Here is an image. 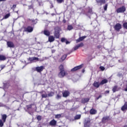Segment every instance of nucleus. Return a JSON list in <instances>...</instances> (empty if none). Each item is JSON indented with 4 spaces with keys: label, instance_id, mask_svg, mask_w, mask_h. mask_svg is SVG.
I'll list each match as a JSON object with an SVG mask.
<instances>
[{
    "label": "nucleus",
    "instance_id": "obj_1",
    "mask_svg": "<svg viewBox=\"0 0 127 127\" xmlns=\"http://www.w3.org/2000/svg\"><path fill=\"white\" fill-rule=\"evenodd\" d=\"M60 28L59 27H57L55 28V31L54 33V36L56 38H59L60 36Z\"/></svg>",
    "mask_w": 127,
    "mask_h": 127
},
{
    "label": "nucleus",
    "instance_id": "obj_2",
    "mask_svg": "<svg viewBox=\"0 0 127 127\" xmlns=\"http://www.w3.org/2000/svg\"><path fill=\"white\" fill-rule=\"evenodd\" d=\"M117 13H122L123 12H125L126 11V7L123 6L121 7L118 8L116 10Z\"/></svg>",
    "mask_w": 127,
    "mask_h": 127
},
{
    "label": "nucleus",
    "instance_id": "obj_3",
    "mask_svg": "<svg viewBox=\"0 0 127 127\" xmlns=\"http://www.w3.org/2000/svg\"><path fill=\"white\" fill-rule=\"evenodd\" d=\"M83 67L82 64L75 66L71 69V72H76V71H78V70H80Z\"/></svg>",
    "mask_w": 127,
    "mask_h": 127
},
{
    "label": "nucleus",
    "instance_id": "obj_4",
    "mask_svg": "<svg viewBox=\"0 0 127 127\" xmlns=\"http://www.w3.org/2000/svg\"><path fill=\"white\" fill-rule=\"evenodd\" d=\"M114 29L116 31H119L120 30L122 29V24L120 23H117L114 26Z\"/></svg>",
    "mask_w": 127,
    "mask_h": 127
},
{
    "label": "nucleus",
    "instance_id": "obj_5",
    "mask_svg": "<svg viewBox=\"0 0 127 127\" xmlns=\"http://www.w3.org/2000/svg\"><path fill=\"white\" fill-rule=\"evenodd\" d=\"M65 75L66 72H65V70H61L59 73V77H60V78H63Z\"/></svg>",
    "mask_w": 127,
    "mask_h": 127
},
{
    "label": "nucleus",
    "instance_id": "obj_6",
    "mask_svg": "<svg viewBox=\"0 0 127 127\" xmlns=\"http://www.w3.org/2000/svg\"><path fill=\"white\" fill-rule=\"evenodd\" d=\"M43 69H44V66H41L36 67L35 70L37 71V72L40 73V72H42V71H43Z\"/></svg>",
    "mask_w": 127,
    "mask_h": 127
},
{
    "label": "nucleus",
    "instance_id": "obj_7",
    "mask_svg": "<svg viewBox=\"0 0 127 127\" xmlns=\"http://www.w3.org/2000/svg\"><path fill=\"white\" fill-rule=\"evenodd\" d=\"M7 45L8 47H9L10 48H14V44L12 42L8 41L7 42Z\"/></svg>",
    "mask_w": 127,
    "mask_h": 127
},
{
    "label": "nucleus",
    "instance_id": "obj_8",
    "mask_svg": "<svg viewBox=\"0 0 127 127\" xmlns=\"http://www.w3.org/2000/svg\"><path fill=\"white\" fill-rule=\"evenodd\" d=\"M109 120H110V117H104L102 118V122L103 124H106V123H107V122H108Z\"/></svg>",
    "mask_w": 127,
    "mask_h": 127
},
{
    "label": "nucleus",
    "instance_id": "obj_9",
    "mask_svg": "<svg viewBox=\"0 0 127 127\" xmlns=\"http://www.w3.org/2000/svg\"><path fill=\"white\" fill-rule=\"evenodd\" d=\"M57 124V121L54 119L50 122V126H51L52 127H55Z\"/></svg>",
    "mask_w": 127,
    "mask_h": 127
},
{
    "label": "nucleus",
    "instance_id": "obj_10",
    "mask_svg": "<svg viewBox=\"0 0 127 127\" xmlns=\"http://www.w3.org/2000/svg\"><path fill=\"white\" fill-rule=\"evenodd\" d=\"M25 31L26 32H32V31H33V28H32V27L28 26L25 28Z\"/></svg>",
    "mask_w": 127,
    "mask_h": 127
},
{
    "label": "nucleus",
    "instance_id": "obj_11",
    "mask_svg": "<svg viewBox=\"0 0 127 127\" xmlns=\"http://www.w3.org/2000/svg\"><path fill=\"white\" fill-rule=\"evenodd\" d=\"M87 37V36H84L82 37H80L78 39H77L76 40V43H78L79 42H81V41H83V40H84L85 39V38H86Z\"/></svg>",
    "mask_w": 127,
    "mask_h": 127
},
{
    "label": "nucleus",
    "instance_id": "obj_12",
    "mask_svg": "<svg viewBox=\"0 0 127 127\" xmlns=\"http://www.w3.org/2000/svg\"><path fill=\"white\" fill-rule=\"evenodd\" d=\"M90 101V98H82L81 100V103H82V104H85L86 103H88Z\"/></svg>",
    "mask_w": 127,
    "mask_h": 127
},
{
    "label": "nucleus",
    "instance_id": "obj_13",
    "mask_svg": "<svg viewBox=\"0 0 127 127\" xmlns=\"http://www.w3.org/2000/svg\"><path fill=\"white\" fill-rule=\"evenodd\" d=\"M97 2L100 5H102V4H105L106 3V0H97Z\"/></svg>",
    "mask_w": 127,
    "mask_h": 127
},
{
    "label": "nucleus",
    "instance_id": "obj_14",
    "mask_svg": "<svg viewBox=\"0 0 127 127\" xmlns=\"http://www.w3.org/2000/svg\"><path fill=\"white\" fill-rule=\"evenodd\" d=\"M100 85H101V83L97 81H95L93 84V86L95 87V88H99Z\"/></svg>",
    "mask_w": 127,
    "mask_h": 127
},
{
    "label": "nucleus",
    "instance_id": "obj_15",
    "mask_svg": "<svg viewBox=\"0 0 127 127\" xmlns=\"http://www.w3.org/2000/svg\"><path fill=\"white\" fill-rule=\"evenodd\" d=\"M69 94H70V93L69 92V91H65L63 93V96L64 98H66V97H68V96H69Z\"/></svg>",
    "mask_w": 127,
    "mask_h": 127
},
{
    "label": "nucleus",
    "instance_id": "obj_16",
    "mask_svg": "<svg viewBox=\"0 0 127 127\" xmlns=\"http://www.w3.org/2000/svg\"><path fill=\"white\" fill-rule=\"evenodd\" d=\"M28 60H29V61L32 62V61H38L39 59L38 58H36V57H32V58H29Z\"/></svg>",
    "mask_w": 127,
    "mask_h": 127
},
{
    "label": "nucleus",
    "instance_id": "obj_17",
    "mask_svg": "<svg viewBox=\"0 0 127 127\" xmlns=\"http://www.w3.org/2000/svg\"><path fill=\"white\" fill-rule=\"evenodd\" d=\"M122 111H127V102H125L124 105H123L121 108Z\"/></svg>",
    "mask_w": 127,
    "mask_h": 127
},
{
    "label": "nucleus",
    "instance_id": "obj_18",
    "mask_svg": "<svg viewBox=\"0 0 127 127\" xmlns=\"http://www.w3.org/2000/svg\"><path fill=\"white\" fill-rule=\"evenodd\" d=\"M44 34L46 36H49L50 35V32L48 30H44Z\"/></svg>",
    "mask_w": 127,
    "mask_h": 127
},
{
    "label": "nucleus",
    "instance_id": "obj_19",
    "mask_svg": "<svg viewBox=\"0 0 127 127\" xmlns=\"http://www.w3.org/2000/svg\"><path fill=\"white\" fill-rule=\"evenodd\" d=\"M90 115H96L97 114V110L92 109L90 111Z\"/></svg>",
    "mask_w": 127,
    "mask_h": 127
},
{
    "label": "nucleus",
    "instance_id": "obj_20",
    "mask_svg": "<svg viewBox=\"0 0 127 127\" xmlns=\"http://www.w3.org/2000/svg\"><path fill=\"white\" fill-rule=\"evenodd\" d=\"M119 90H120V88L118 87V86H115L114 87H113L112 91L113 93H115V92H118Z\"/></svg>",
    "mask_w": 127,
    "mask_h": 127
},
{
    "label": "nucleus",
    "instance_id": "obj_21",
    "mask_svg": "<svg viewBox=\"0 0 127 127\" xmlns=\"http://www.w3.org/2000/svg\"><path fill=\"white\" fill-rule=\"evenodd\" d=\"M55 40V38L53 36H50L49 37V42H53Z\"/></svg>",
    "mask_w": 127,
    "mask_h": 127
},
{
    "label": "nucleus",
    "instance_id": "obj_22",
    "mask_svg": "<svg viewBox=\"0 0 127 127\" xmlns=\"http://www.w3.org/2000/svg\"><path fill=\"white\" fill-rule=\"evenodd\" d=\"M108 82V79H103L100 82V85H104L105 84H107Z\"/></svg>",
    "mask_w": 127,
    "mask_h": 127
},
{
    "label": "nucleus",
    "instance_id": "obj_23",
    "mask_svg": "<svg viewBox=\"0 0 127 127\" xmlns=\"http://www.w3.org/2000/svg\"><path fill=\"white\" fill-rule=\"evenodd\" d=\"M6 59V58L5 56L2 55H0V61H4Z\"/></svg>",
    "mask_w": 127,
    "mask_h": 127
},
{
    "label": "nucleus",
    "instance_id": "obj_24",
    "mask_svg": "<svg viewBox=\"0 0 127 127\" xmlns=\"http://www.w3.org/2000/svg\"><path fill=\"white\" fill-rule=\"evenodd\" d=\"M42 98H47L48 96L47 95V94L45 93V92H42Z\"/></svg>",
    "mask_w": 127,
    "mask_h": 127
},
{
    "label": "nucleus",
    "instance_id": "obj_25",
    "mask_svg": "<svg viewBox=\"0 0 127 127\" xmlns=\"http://www.w3.org/2000/svg\"><path fill=\"white\" fill-rule=\"evenodd\" d=\"M2 120L3 123H5V120H6V115H2Z\"/></svg>",
    "mask_w": 127,
    "mask_h": 127
},
{
    "label": "nucleus",
    "instance_id": "obj_26",
    "mask_svg": "<svg viewBox=\"0 0 127 127\" xmlns=\"http://www.w3.org/2000/svg\"><path fill=\"white\" fill-rule=\"evenodd\" d=\"M79 119H81V115H77L75 116L74 120H79Z\"/></svg>",
    "mask_w": 127,
    "mask_h": 127
},
{
    "label": "nucleus",
    "instance_id": "obj_27",
    "mask_svg": "<svg viewBox=\"0 0 127 127\" xmlns=\"http://www.w3.org/2000/svg\"><path fill=\"white\" fill-rule=\"evenodd\" d=\"M59 69L60 70V71H64V66H63V65L61 64L60 67H59Z\"/></svg>",
    "mask_w": 127,
    "mask_h": 127
},
{
    "label": "nucleus",
    "instance_id": "obj_28",
    "mask_svg": "<svg viewBox=\"0 0 127 127\" xmlns=\"http://www.w3.org/2000/svg\"><path fill=\"white\" fill-rule=\"evenodd\" d=\"M66 58H67V55H64V56H62L61 59L63 61H64V60H65Z\"/></svg>",
    "mask_w": 127,
    "mask_h": 127
},
{
    "label": "nucleus",
    "instance_id": "obj_29",
    "mask_svg": "<svg viewBox=\"0 0 127 127\" xmlns=\"http://www.w3.org/2000/svg\"><path fill=\"white\" fill-rule=\"evenodd\" d=\"M32 106H33L32 104H31V105H27L26 108H27V110L28 111H29V109H31L32 108Z\"/></svg>",
    "mask_w": 127,
    "mask_h": 127
},
{
    "label": "nucleus",
    "instance_id": "obj_30",
    "mask_svg": "<svg viewBox=\"0 0 127 127\" xmlns=\"http://www.w3.org/2000/svg\"><path fill=\"white\" fill-rule=\"evenodd\" d=\"M67 29L68 30H72V29H73V26L71 25H68L67 26Z\"/></svg>",
    "mask_w": 127,
    "mask_h": 127
},
{
    "label": "nucleus",
    "instance_id": "obj_31",
    "mask_svg": "<svg viewBox=\"0 0 127 127\" xmlns=\"http://www.w3.org/2000/svg\"><path fill=\"white\" fill-rule=\"evenodd\" d=\"M53 96H54V93L52 92L48 94V97H53Z\"/></svg>",
    "mask_w": 127,
    "mask_h": 127
},
{
    "label": "nucleus",
    "instance_id": "obj_32",
    "mask_svg": "<svg viewBox=\"0 0 127 127\" xmlns=\"http://www.w3.org/2000/svg\"><path fill=\"white\" fill-rule=\"evenodd\" d=\"M90 119L88 118L85 120L84 122V124H90Z\"/></svg>",
    "mask_w": 127,
    "mask_h": 127
},
{
    "label": "nucleus",
    "instance_id": "obj_33",
    "mask_svg": "<svg viewBox=\"0 0 127 127\" xmlns=\"http://www.w3.org/2000/svg\"><path fill=\"white\" fill-rule=\"evenodd\" d=\"M79 49V46L77 45L73 49H72V51H75Z\"/></svg>",
    "mask_w": 127,
    "mask_h": 127
},
{
    "label": "nucleus",
    "instance_id": "obj_34",
    "mask_svg": "<svg viewBox=\"0 0 127 127\" xmlns=\"http://www.w3.org/2000/svg\"><path fill=\"white\" fill-rule=\"evenodd\" d=\"M123 27L126 29H127V22H125L123 23Z\"/></svg>",
    "mask_w": 127,
    "mask_h": 127
},
{
    "label": "nucleus",
    "instance_id": "obj_35",
    "mask_svg": "<svg viewBox=\"0 0 127 127\" xmlns=\"http://www.w3.org/2000/svg\"><path fill=\"white\" fill-rule=\"evenodd\" d=\"M9 16H10V14H7L4 16V18L6 19V18H8Z\"/></svg>",
    "mask_w": 127,
    "mask_h": 127
},
{
    "label": "nucleus",
    "instance_id": "obj_36",
    "mask_svg": "<svg viewBox=\"0 0 127 127\" xmlns=\"http://www.w3.org/2000/svg\"><path fill=\"white\" fill-rule=\"evenodd\" d=\"M60 118H61V115L60 114H58L55 116L56 119H60Z\"/></svg>",
    "mask_w": 127,
    "mask_h": 127
},
{
    "label": "nucleus",
    "instance_id": "obj_37",
    "mask_svg": "<svg viewBox=\"0 0 127 127\" xmlns=\"http://www.w3.org/2000/svg\"><path fill=\"white\" fill-rule=\"evenodd\" d=\"M3 123L1 120H0V127H3Z\"/></svg>",
    "mask_w": 127,
    "mask_h": 127
},
{
    "label": "nucleus",
    "instance_id": "obj_38",
    "mask_svg": "<svg viewBox=\"0 0 127 127\" xmlns=\"http://www.w3.org/2000/svg\"><path fill=\"white\" fill-rule=\"evenodd\" d=\"M90 124L84 123V127H90Z\"/></svg>",
    "mask_w": 127,
    "mask_h": 127
},
{
    "label": "nucleus",
    "instance_id": "obj_39",
    "mask_svg": "<svg viewBox=\"0 0 127 127\" xmlns=\"http://www.w3.org/2000/svg\"><path fill=\"white\" fill-rule=\"evenodd\" d=\"M56 98L57 100H59V99H61V95L58 94Z\"/></svg>",
    "mask_w": 127,
    "mask_h": 127
},
{
    "label": "nucleus",
    "instance_id": "obj_40",
    "mask_svg": "<svg viewBox=\"0 0 127 127\" xmlns=\"http://www.w3.org/2000/svg\"><path fill=\"white\" fill-rule=\"evenodd\" d=\"M57 1L59 3H62V2H64V0H57Z\"/></svg>",
    "mask_w": 127,
    "mask_h": 127
},
{
    "label": "nucleus",
    "instance_id": "obj_41",
    "mask_svg": "<svg viewBox=\"0 0 127 127\" xmlns=\"http://www.w3.org/2000/svg\"><path fill=\"white\" fill-rule=\"evenodd\" d=\"M0 68H1V70H2V69H4V68H5V65L2 64L0 65Z\"/></svg>",
    "mask_w": 127,
    "mask_h": 127
},
{
    "label": "nucleus",
    "instance_id": "obj_42",
    "mask_svg": "<svg viewBox=\"0 0 127 127\" xmlns=\"http://www.w3.org/2000/svg\"><path fill=\"white\" fill-rule=\"evenodd\" d=\"M42 117L41 116H38L37 117V119L38 121H41Z\"/></svg>",
    "mask_w": 127,
    "mask_h": 127
},
{
    "label": "nucleus",
    "instance_id": "obj_43",
    "mask_svg": "<svg viewBox=\"0 0 127 127\" xmlns=\"http://www.w3.org/2000/svg\"><path fill=\"white\" fill-rule=\"evenodd\" d=\"M77 45L79 47H83L84 46V44H83V43H81Z\"/></svg>",
    "mask_w": 127,
    "mask_h": 127
},
{
    "label": "nucleus",
    "instance_id": "obj_44",
    "mask_svg": "<svg viewBox=\"0 0 127 127\" xmlns=\"http://www.w3.org/2000/svg\"><path fill=\"white\" fill-rule=\"evenodd\" d=\"M108 8V4H106L104 6V10H107V9Z\"/></svg>",
    "mask_w": 127,
    "mask_h": 127
},
{
    "label": "nucleus",
    "instance_id": "obj_45",
    "mask_svg": "<svg viewBox=\"0 0 127 127\" xmlns=\"http://www.w3.org/2000/svg\"><path fill=\"white\" fill-rule=\"evenodd\" d=\"M61 41H62V42H65V41H66V39H65L64 38H62Z\"/></svg>",
    "mask_w": 127,
    "mask_h": 127
},
{
    "label": "nucleus",
    "instance_id": "obj_46",
    "mask_svg": "<svg viewBox=\"0 0 127 127\" xmlns=\"http://www.w3.org/2000/svg\"><path fill=\"white\" fill-rule=\"evenodd\" d=\"M101 98H102L101 95H99V97H96V100H98L99 99H101Z\"/></svg>",
    "mask_w": 127,
    "mask_h": 127
},
{
    "label": "nucleus",
    "instance_id": "obj_47",
    "mask_svg": "<svg viewBox=\"0 0 127 127\" xmlns=\"http://www.w3.org/2000/svg\"><path fill=\"white\" fill-rule=\"evenodd\" d=\"M100 69L102 71H104L105 70V67L104 66H100Z\"/></svg>",
    "mask_w": 127,
    "mask_h": 127
},
{
    "label": "nucleus",
    "instance_id": "obj_48",
    "mask_svg": "<svg viewBox=\"0 0 127 127\" xmlns=\"http://www.w3.org/2000/svg\"><path fill=\"white\" fill-rule=\"evenodd\" d=\"M32 22H33V23H34V24H36V23H37V20H32Z\"/></svg>",
    "mask_w": 127,
    "mask_h": 127
},
{
    "label": "nucleus",
    "instance_id": "obj_49",
    "mask_svg": "<svg viewBox=\"0 0 127 127\" xmlns=\"http://www.w3.org/2000/svg\"><path fill=\"white\" fill-rule=\"evenodd\" d=\"M110 93V91L109 90H107L105 92L104 94H109Z\"/></svg>",
    "mask_w": 127,
    "mask_h": 127
},
{
    "label": "nucleus",
    "instance_id": "obj_50",
    "mask_svg": "<svg viewBox=\"0 0 127 127\" xmlns=\"http://www.w3.org/2000/svg\"><path fill=\"white\" fill-rule=\"evenodd\" d=\"M15 7H16V5L13 4L12 7L11 8V9H12V8H15Z\"/></svg>",
    "mask_w": 127,
    "mask_h": 127
},
{
    "label": "nucleus",
    "instance_id": "obj_51",
    "mask_svg": "<svg viewBox=\"0 0 127 127\" xmlns=\"http://www.w3.org/2000/svg\"><path fill=\"white\" fill-rule=\"evenodd\" d=\"M3 88L4 89H5V88H7V87H6V84H3Z\"/></svg>",
    "mask_w": 127,
    "mask_h": 127
},
{
    "label": "nucleus",
    "instance_id": "obj_52",
    "mask_svg": "<svg viewBox=\"0 0 127 127\" xmlns=\"http://www.w3.org/2000/svg\"><path fill=\"white\" fill-rule=\"evenodd\" d=\"M65 43H66V44H70V42H69V41L66 40V41H65Z\"/></svg>",
    "mask_w": 127,
    "mask_h": 127
},
{
    "label": "nucleus",
    "instance_id": "obj_53",
    "mask_svg": "<svg viewBox=\"0 0 127 127\" xmlns=\"http://www.w3.org/2000/svg\"><path fill=\"white\" fill-rule=\"evenodd\" d=\"M72 52H73L72 50H71V52H69L68 53H67V54L66 55H69V54H71V53H72Z\"/></svg>",
    "mask_w": 127,
    "mask_h": 127
},
{
    "label": "nucleus",
    "instance_id": "obj_54",
    "mask_svg": "<svg viewBox=\"0 0 127 127\" xmlns=\"http://www.w3.org/2000/svg\"><path fill=\"white\" fill-rule=\"evenodd\" d=\"M31 8H32V5L29 6V9H31Z\"/></svg>",
    "mask_w": 127,
    "mask_h": 127
},
{
    "label": "nucleus",
    "instance_id": "obj_55",
    "mask_svg": "<svg viewBox=\"0 0 127 127\" xmlns=\"http://www.w3.org/2000/svg\"><path fill=\"white\" fill-rule=\"evenodd\" d=\"M125 92H127V84L126 85V88L125 89Z\"/></svg>",
    "mask_w": 127,
    "mask_h": 127
},
{
    "label": "nucleus",
    "instance_id": "obj_56",
    "mask_svg": "<svg viewBox=\"0 0 127 127\" xmlns=\"http://www.w3.org/2000/svg\"><path fill=\"white\" fill-rule=\"evenodd\" d=\"M53 6H54L53 4H51V5L50 6V8H53Z\"/></svg>",
    "mask_w": 127,
    "mask_h": 127
},
{
    "label": "nucleus",
    "instance_id": "obj_57",
    "mask_svg": "<svg viewBox=\"0 0 127 127\" xmlns=\"http://www.w3.org/2000/svg\"><path fill=\"white\" fill-rule=\"evenodd\" d=\"M0 107H3V104L0 103Z\"/></svg>",
    "mask_w": 127,
    "mask_h": 127
},
{
    "label": "nucleus",
    "instance_id": "obj_58",
    "mask_svg": "<svg viewBox=\"0 0 127 127\" xmlns=\"http://www.w3.org/2000/svg\"><path fill=\"white\" fill-rule=\"evenodd\" d=\"M6 0H0V1H5Z\"/></svg>",
    "mask_w": 127,
    "mask_h": 127
},
{
    "label": "nucleus",
    "instance_id": "obj_59",
    "mask_svg": "<svg viewBox=\"0 0 127 127\" xmlns=\"http://www.w3.org/2000/svg\"><path fill=\"white\" fill-rule=\"evenodd\" d=\"M28 113L30 114V115H32L33 114V113H31L30 112H28Z\"/></svg>",
    "mask_w": 127,
    "mask_h": 127
},
{
    "label": "nucleus",
    "instance_id": "obj_60",
    "mask_svg": "<svg viewBox=\"0 0 127 127\" xmlns=\"http://www.w3.org/2000/svg\"><path fill=\"white\" fill-rule=\"evenodd\" d=\"M54 52H55V50H52V53H54Z\"/></svg>",
    "mask_w": 127,
    "mask_h": 127
},
{
    "label": "nucleus",
    "instance_id": "obj_61",
    "mask_svg": "<svg viewBox=\"0 0 127 127\" xmlns=\"http://www.w3.org/2000/svg\"><path fill=\"white\" fill-rule=\"evenodd\" d=\"M84 72H85V70L83 69L82 70V72L84 73Z\"/></svg>",
    "mask_w": 127,
    "mask_h": 127
},
{
    "label": "nucleus",
    "instance_id": "obj_62",
    "mask_svg": "<svg viewBox=\"0 0 127 127\" xmlns=\"http://www.w3.org/2000/svg\"><path fill=\"white\" fill-rule=\"evenodd\" d=\"M16 13H18V11H16Z\"/></svg>",
    "mask_w": 127,
    "mask_h": 127
},
{
    "label": "nucleus",
    "instance_id": "obj_63",
    "mask_svg": "<svg viewBox=\"0 0 127 127\" xmlns=\"http://www.w3.org/2000/svg\"><path fill=\"white\" fill-rule=\"evenodd\" d=\"M52 15H54V14H52Z\"/></svg>",
    "mask_w": 127,
    "mask_h": 127
}]
</instances>
